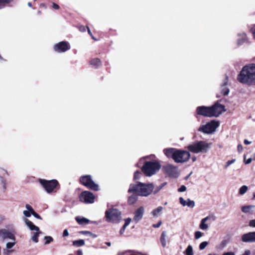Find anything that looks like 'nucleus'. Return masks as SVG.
Returning a JSON list of instances; mask_svg holds the SVG:
<instances>
[{"mask_svg":"<svg viewBox=\"0 0 255 255\" xmlns=\"http://www.w3.org/2000/svg\"><path fill=\"white\" fill-rule=\"evenodd\" d=\"M76 220L80 225H85L90 222L89 219L84 217H77L76 218Z\"/></svg>","mask_w":255,"mask_h":255,"instance_id":"393cba45","label":"nucleus"},{"mask_svg":"<svg viewBox=\"0 0 255 255\" xmlns=\"http://www.w3.org/2000/svg\"><path fill=\"white\" fill-rule=\"evenodd\" d=\"M186 190V187L185 185H181V187L178 188V191L179 192H182L185 191Z\"/></svg>","mask_w":255,"mask_h":255,"instance_id":"c03bdc74","label":"nucleus"},{"mask_svg":"<svg viewBox=\"0 0 255 255\" xmlns=\"http://www.w3.org/2000/svg\"><path fill=\"white\" fill-rule=\"evenodd\" d=\"M219 126V122L212 120L206 125L201 126L198 130L204 133L210 134L215 132Z\"/></svg>","mask_w":255,"mask_h":255,"instance_id":"423d86ee","label":"nucleus"},{"mask_svg":"<svg viewBox=\"0 0 255 255\" xmlns=\"http://www.w3.org/2000/svg\"><path fill=\"white\" fill-rule=\"evenodd\" d=\"M244 161H245V163L246 164H248L252 162V158H249L247 160H246L245 158L244 159Z\"/></svg>","mask_w":255,"mask_h":255,"instance_id":"603ef678","label":"nucleus"},{"mask_svg":"<svg viewBox=\"0 0 255 255\" xmlns=\"http://www.w3.org/2000/svg\"><path fill=\"white\" fill-rule=\"evenodd\" d=\"M28 5L29 6V7H31L32 6V3L31 2H28V3H27Z\"/></svg>","mask_w":255,"mask_h":255,"instance_id":"e2e57ef3","label":"nucleus"},{"mask_svg":"<svg viewBox=\"0 0 255 255\" xmlns=\"http://www.w3.org/2000/svg\"><path fill=\"white\" fill-rule=\"evenodd\" d=\"M106 244H107L108 246H111V243H110V242H107V243H106Z\"/></svg>","mask_w":255,"mask_h":255,"instance_id":"0e129e2a","label":"nucleus"},{"mask_svg":"<svg viewBox=\"0 0 255 255\" xmlns=\"http://www.w3.org/2000/svg\"><path fill=\"white\" fill-rule=\"evenodd\" d=\"M163 152L168 158H172L176 163L186 162L190 157L188 151L174 148H165Z\"/></svg>","mask_w":255,"mask_h":255,"instance_id":"f03ea898","label":"nucleus"},{"mask_svg":"<svg viewBox=\"0 0 255 255\" xmlns=\"http://www.w3.org/2000/svg\"><path fill=\"white\" fill-rule=\"evenodd\" d=\"M162 210H163L162 207L159 206L158 208H157L156 209L153 210L152 211L151 214H152V215L154 217H156L158 216V214L161 213V212L162 211Z\"/></svg>","mask_w":255,"mask_h":255,"instance_id":"c85d7f7f","label":"nucleus"},{"mask_svg":"<svg viewBox=\"0 0 255 255\" xmlns=\"http://www.w3.org/2000/svg\"><path fill=\"white\" fill-rule=\"evenodd\" d=\"M195 202L193 200L188 199L187 200L186 206L190 208H193L195 206Z\"/></svg>","mask_w":255,"mask_h":255,"instance_id":"473e14b6","label":"nucleus"},{"mask_svg":"<svg viewBox=\"0 0 255 255\" xmlns=\"http://www.w3.org/2000/svg\"><path fill=\"white\" fill-rule=\"evenodd\" d=\"M254 207V206L252 205L243 206L242 208V212L245 213H249L250 210L253 208Z\"/></svg>","mask_w":255,"mask_h":255,"instance_id":"7c9ffc66","label":"nucleus"},{"mask_svg":"<svg viewBox=\"0 0 255 255\" xmlns=\"http://www.w3.org/2000/svg\"><path fill=\"white\" fill-rule=\"evenodd\" d=\"M137 195L133 194L132 195L128 197V204H133L136 201L137 199Z\"/></svg>","mask_w":255,"mask_h":255,"instance_id":"bb28decb","label":"nucleus"},{"mask_svg":"<svg viewBox=\"0 0 255 255\" xmlns=\"http://www.w3.org/2000/svg\"><path fill=\"white\" fill-rule=\"evenodd\" d=\"M212 117H218L223 112L226 111L224 106L217 103L212 106L210 107Z\"/></svg>","mask_w":255,"mask_h":255,"instance_id":"f8f14e48","label":"nucleus"},{"mask_svg":"<svg viewBox=\"0 0 255 255\" xmlns=\"http://www.w3.org/2000/svg\"><path fill=\"white\" fill-rule=\"evenodd\" d=\"M120 215V212L116 209H109L105 213V216L108 222H119L121 219Z\"/></svg>","mask_w":255,"mask_h":255,"instance_id":"0eeeda50","label":"nucleus"},{"mask_svg":"<svg viewBox=\"0 0 255 255\" xmlns=\"http://www.w3.org/2000/svg\"><path fill=\"white\" fill-rule=\"evenodd\" d=\"M87 27H85L84 26H80L79 27V30L81 31H82V32H84L86 31V29L87 28Z\"/></svg>","mask_w":255,"mask_h":255,"instance_id":"3c124183","label":"nucleus"},{"mask_svg":"<svg viewBox=\"0 0 255 255\" xmlns=\"http://www.w3.org/2000/svg\"><path fill=\"white\" fill-rule=\"evenodd\" d=\"M31 214L36 218L38 219H40V220H41V217L38 215L36 213H35V212L34 211V212H32L31 213Z\"/></svg>","mask_w":255,"mask_h":255,"instance_id":"49530a36","label":"nucleus"},{"mask_svg":"<svg viewBox=\"0 0 255 255\" xmlns=\"http://www.w3.org/2000/svg\"><path fill=\"white\" fill-rule=\"evenodd\" d=\"M162 170L170 177L176 178L179 173L177 167L173 165L167 164L162 166Z\"/></svg>","mask_w":255,"mask_h":255,"instance_id":"9d476101","label":"nucleus"},{"mask_svg":"<svg viewBox=\"0 0 255 255\" xmlns=\"http://www.w3.org/2000/svg\"><path fill=\"white\" fill-rule=\"evenodd\" d=\"M15 241H12V242H7L6 244L5 249H3V253L5 255H9L14 251L11 250V248L15 245Z\"/></svg>","mask_w":255,"mask_h":255,"instance_id":"6ab92c4d","label":"nucleus"},{"mask_svg":"<svg viewBox=\"0 0 255 255\" xmlns=\"http://www.w3.org/2000/svg\"><path fill=\"white\" fill-rule=\"evenodd\" d=\"M162 224V222L161 221H159L157 224H153L152 227L153 228H159Z\"/></svg>","mask_w":255,"mask_h":255,"instance_id":"09e8293b","label":"nucleus"},{"mask_svg":"<svg viewBox=\"0 0 255 255\" xmlns=\"http://www.w3.org/2000/svg\"><path fill=\"white\" fill-rule=\"evenodd\" d=\"M203 235V234L200 231H196L195 233V238L196 239H198L200 238Z\"/></svg>","mask_w":255,"mask_h":255,"instance_id":"ea45409f","label":"nucleus"},{"mask_svg":"<svg viewBox=\"0 0 255 255\" xmlns=\"http://www.w3.org/2000/svg\"><path fill=\"white\" fill-rule=\"evenodd\" d=\"M23 214L26 217H29L32 215L30 211L26 210L23 211Z\"/></svg>","mask_w":255,"mask_h":255,"instance_id":"a18cd8bd","label":"nucleus"},{"mask_svg":"<svg viewBox=\"0 0 255 255\" xmlns=\"http://www.w3.org/2000/svg\"><path fill=\"white\" fill-rule=\"evenodd\" d=\"M25 208L27 209L26 211H30V213H32V212H34V210L32 208V207L29 205V204H26L25 205Z\"/></svg>","mask_w":255,"mask_h":255,"instance_id":"37998d69","label":"nucleus"},{"mask_svg":"<svg viewBox=\"0 0 255 255\" xmlns=\"http://www.w3.org/2000/svg\"><path fill=\"white\" fill-rule=\"evenodd\" d=\"M80 200L87 204H92L94 202L95 196L91 192L85 191L81 193L79 197Z\"/></svg>","mask_w":255,"mask_h":255,"instance_id":"9b49d317","label":"nucleus"},{"mask_svg":"<svg viewBox=\"0 0 255 255\" xmlns=\"http://www.w3.org/2000/svg\"><path fill=\"white\" fill-rule=\"evenodd\" d=\"M141 182H137L135 183L130 184L128 189V193H132L137 196H140V189L141 188Z\"/></svg>","mask_w":255,"mask_h":255,"instance_id":"dca6fc26","label":"nucleus"},{"mask_svg":"<svg viewBox=\"0 0 255 255\" xmlns=\"http://www.w3.org/2000/svg\"><path fill=\"white\" fill-rule=\"evenodd\" d=\"M80 182L86 187L94 191H99V186L95 183L91 175H84L80 177Z\"/></svg>","mask_w":255,"mask_h":255,"instance_id":"39448f33","label":"nucleus"},{"mask_svg":"<svg viewBox=\"0 0 255 255\" xmlns=\"http://www.w3.org/2000/svg\"><path fill=\"white\" fill-rule=\"evenodd\" d=\"M241 240L244 243L255 242V232H249L243 234L242 236Z\"/></svg>","mask_w":255,"mask_h":255,"instance_id":"f3484780","label":"nucleus"},{"mask_svg":"<svg viewBox=\"0 0 255 255\" xmlns=\"http://www.w3.org/2000/svg\"><path fill=\"white\" fill-rule=\"evenodd\" d=\"M142 175L141 173L139 171H136L134 173V177L133 179L134 180H137L139 179Z\"/></svg>","mask_w":255,"mask_h":255,"instance_id":"4c0bfd02","label":"nucleus"},{"mask_svg":"<svg viewBox=\"0 0 255 255\" xmlns=\"http://www.w3.org/2000/svg\"><path fill=\"white\" fill-rule=\"evenodd\" d=\"M125 224L123 226V228L120 230V234L121 235H122L124 233L127 226H128V219H125Z\"/></svg>","mask_w":255,"mask_h":255,"instance_id":"58836bf2","label":"nucleus"},{"mask_svg":"<svg viewBox=\"0 0 255 255\" xmlns=\"http://www.w3.org/2000/svg\"><path fill=\"white\" fill-rule=\"evenodd\" d=\"M211 218L210 216H208L202 219L201 221L199 227L201 230H207L208 229V225L206 224V222Z\"/></svg>","mask_w":255,"mask_h":255,"instance_id":"4be33fe9","label":"nucleus"},{"mask_svg":"<svg viewBox=\"0 0 255 255\" xmlns=\"http://www.w3.org/2000/svg\"><path fill=\"white\" fill-rule=\"evenodd\" d=\"M166 184V182L163 183L161 184H160L159 186H157L155 191H154V193L156 194L158 192H159L165 185Z\"/></svg>","mask_w":255,"mask_h":255,"instance_id":"c9c22d12","label":"nucleus"},{"mask_svg":"<svg viewBox=\"0 0 255 255\" xmlns=\"http://www.w3.org/2000/svg\"><path fill=\"white\" fill-rule=\"evenodd\" d=\"M244 142L245 144L248 145L251 143V141H248L247 139H245Z\"/></svg>","mask_w":255,"mask_h":255,"instance_id":"052dcab7","label":"nucleus"},{"mask_svg":"<svg viewBox=\"0 0 255 255\" xmlns=\"http://www.w3.org/2000/svg\"><path fill=\"white\" fill-rule=\"evenodd\" d=\"M247 190H248V187L246 185H244L240 188L239 193L241 195H243L247 192Z\"/></svg>","mask_w":255,"mask_h":255,"instance_id":"72a5a7b5","label":"nucleus"},{"mask_svg":"<svg viewBox=\"0 0 255 255\" xmlns=\"http://www.w3.org/2000/svg\"><path fill=\"white\" fill-rule=\"evenodd\" d=\"M235 161V159H232V160H228L227 163H226V167L229 166L230 165H231V164L234 163Z\"/></svg>","mask_w":255,"mask_h":255,"instance_id":"de8ad7c7","label":"nucleus"},{"mask_svg":"<svg viewBox=\"0 0 255 255\" xmlns=\"http://www.w3.org/2000/svg\"><path fill=\"white\" fill-rule=\"evenodd\" d=\"M144 212V209L143 207H140L137 210H136L134 213V216L133 220L135 222H138L140 221L143 215Z\"/></svg>","mask_w":255,"mask_h":255,"instance_id":"a211bd4d","label":"nucleus"},{"mask_svg":"<svg viewBox=\"0 0 255 255\" xmlns=\"http://www.w3.org/2000/svg\"><path fill=\"white\" fill-rule=\"evenodd\" d=\"M73 245L76 247H80L84 245L85 242L83 240H76L73 242Z\"/></svg>","mask_w":255,"mask_h":255,"instance_id":"c756f323","label":"nucleus"},{"mask_svg":"<svg viewBox=\"0 0 255 255\" xmlns=\"http://www.w3.org/2000/svg\"><path fill=\"white\" fill-rule=\"evenodd\" d=\"M154 185L152 183H141L140 196L146 197L150 195L153 190Z\"/></svg>","mask_w":255,"mask_h":255,"instance_id":"4468645a","label":"nucleus"},{"mask_svg":"<svg viewBox=\"0 0 255 255\" xmlns=\"http://www.w3.org/2000/svg\"><path fill=\"white\" fill-rule=\"evenodd\" d=\"M192 160H193V161H195L196 160V157H193L192 158Z\"/></svg>","mask_w":255,"mask_h":255,"instance_id":"338daca9","label":"nucleus"},{"mask_svg":"<svg viewBox=\"0 0 255 255\" xmlns=\"http://www.w3.org/2000/svg\"><path fill=\"white\" fill-rule=\"evenodd\" d=\"M69 235L68 231L67 229L64 230L63 236L64 237H67Z\"/></svg>","mask_w":255,"mask_h":255,"instance_id":"5fc2aeb1","label":"nucleus"},{"mask_svg":"<svg viewBox=\"0 0 255 255\" xmlns=\"http://www.w3.org/2000/svg\"><path fill=\"white\" fill-rule=\"evenodd\" d=\"M13 0H0V8H2L5 4L10 2Z\"/></svg>","mask_w":255,"mask_h":255,"instance_id":"f704fd0d","label":"nucleus"},{"mask_svg":"<svg viewBox=\"0 0 255 255\" xmlns=\"http://www.w3.org/2000/svg\"><path fill=\"white\" fill-rule=\"evenodd\" d=\"M211 145V143H208L205 141H199L188 145V148L193 153H206L210 148Z\"/></svg>","mask_w":255,"mask_h":255,"instance_id":"20e7f679","label":"nucleus"},{"mask_svg":"<svg viewBox=\"0 0 255 255\" xmlns=\"http://www.w3.org/2000/svg\"><path fill=\"white\" fill-rule=\"evenodd\" d=\"M87 28L88 29V32L89 34L91 35V36H92V34L90 29L88 28V27H87Z\"/></svg>","mask_w":255,"mask_h":255,"instance_id":"680f3d73","label":"nucleus"},{"mask_svg":"<svg viewBox=\"0 0 255 255\" xmlns=\"http://www.w3.org/2000/svg\"><path fill=\"white\" fill-rule=\"evenodd\" d=\"M53 49L58 53L65 52L70 49V45L68 42L61 41L54 45Z\"/></svg>","mask_w":255,"mask_h":255,"instance_id":"ddd939ff","label":"nucleus"},{"mask_svg":"<svg viewBox=\"0 0 255 255\" xmlns=\"http://www.w3.org/2000/svg\"><path fill=\"white\" fill-rule=\"evenodd\" d=\"M251 31H252V33L254 38L255 39V27L252 28Z\"/></svg>","mask_w":255,"mask_h":255,"instance_id":"4d7b16f0","label":"nucleus"},{"mask_svg":"<svg viewBox=\"0 0 255 255\" xmlns=\"http://www.w3.org/2000/svg\"><path fill=\"white\" fill-rule=\"evenodd\" d=\"M198 115L207 117H212L210 107L199 106L196 109Z\"/></svg>","mask_w":255,"mask_h":255,"instance_id":"2eb2a0df","label":"nucleus"},{"mask_svg":"<svg viewBox=\"0 0 255 255\" xmlns=\"http://www.w3.org/2000/svg\"><path fill=\"white\" fill-rule=\"evenodd\" d=\"M185 255H193V251L192 246L189 245L184 252Z\"/></svg>","mask_w":255,"mask_h":255,"instance_id":"cd10ccee","label":"nucleus"},{"mask_svg":"<svg viewBox=\"0 0 255 255\" xmlns=\"http://www.w3.org/2000/svg\"><path fill=\"white\" fill-rule=\"evenodd\" d=\"M81 233L85 235L86 236L91 237L93 238H95L97 237V235L95 234H93L92 233L89 232V231H82Z\"/></svg>","mask_w":255,"mask_h":255,"instance_id":"2f4dec72","label":"nucleus"},{"mask_svg":"<svg viewBox=\"0 0 255 255\" xmlns=\"http://www.w3.org/2000/svg\"><path fill=\"white\" fill-rule=\"evenodd\" d=\"M1 235L4 240L9 239L11 241L15 240L14 235L9 232L6 231H2Z\"/></svg>","mask_w":255,"mask_h":255,"instance_id":"412c9836","label":"nucleus"},{"mask_svg":"<svg viewBox=\"0 0 255 255\" xmlns=\"http://www.w3.org/2000/svg\"><path fill=\"white\" fill-rule=\"evenodd\" d=\"M208 245V242L205 241L202 242L199 245V249L200 250H204Z\"/></svg>","mask_w":255,"mask_h":255,"instance_id":"e433bc0d","label":"nucleus"},{"mask_svg":"<svg viewBox=\"0 0 255 255\" xmlns=\"http://www.w3.org/2000/svg\"><path fill=\"white\" fill-rule=\"evenodd\" d=\"M24 221L29 229L31 231H33V235L31 237V240L34 242L37 243L38 242V237L39 234L41 233L39 230V228L37 226L34 225L31 221L26 218L24 219Z\"/></svg>","mask_w":255,"mask_h":255,"instance_id":"6e6552de","label":"nucleus"},{"mask_svg":"<svg viewBox=\"0 0 255 255\" xmlns=\"http://www.w3.org/2000/svg\"><path fill=\"white\" fill-rule=\"evenodd\" d=\"M167 237L166 235V232L165 231H163L161 233L160 238V241L162 245V246L163 248H165L166 246V240H167Z\"/></svg>","mask_w":255,"mask_h":255,"instance_id":"b1692460","label":"nucleus"},{"mask_svg":"<svg viewBox=\"0 0 255 255\" xmlns=\"http://www.w3.org/2000/svg\"><path fill=\"white\" fill-rule=\"evenodd\" d=\"M90 64L95 68H98L101 65V61L98 58H95L92 60L90 62Z\"/></svg>","mask_w":255,"mask_h":255,"instance_id":"a878e982","label":"nucleus"},{"mask_svg":"<svg viewBox=\"0 0 255 255\" xmlns=\"http://www.w3.org/2000/svg\"><path fill=\"white\" fill-rule=\"evenodd\" d=\"M45 239L46 240V242H45L46 244H49V243H51V242H52V241H53L52 238L50 236L45 237Z\"/></svg>","mask_w":255,"mask_h":255,"instance_id":"79ce46f5","label":"nucleus"},{"mask_svg":"<svg viewBox=\"0 0 255 255\" xmlns=\"http://www.w3.org/2000/svg\"><path fill=\"white\" fill-rule=\"evenodd\" d=\"M39 182L48 193L52 192L58 184L57 181L54 179L52 180L40 179Z\"/></svg>","mask_w":255,"mask_h":255,"instance_id":"1a4fd4ad","label":"nucleus"},{"mask_svg":"<svg viewBox=\"0 0 255 255\" xmlns=\"http://www.w3.org/2000/svg\"><path fill=\"white\" fill-rule=\"evenodd\" d=\"M238 35L240 38L237 40V44L238 45H241L246 41L247 35L244 32L239 33Z\"/></svg>","mask_w":255,"mask_h":255,"instance_id":"5701e85b","label":"nucleus"},{"mask_svg":"<svg viewBox=\"0 0 255 255\" xmlns=\"http://www.w3.org/2000/svg\"><path fill=\"white\" fill-rule=\"evenodd\" d=\"M160 164L158 162L146 161L141 167L142 172L146 176H151L159 170Z\"/></svg>","mask_w":255,"mask_h":255,"instance_id":"7ed1b4c3","label":"nucleus"},{"mask_svg":"<svg viewBox=\"0 0 255 255\" xmlns=\"http://www.w3.org/2000/svg\"><path fill=\"white\" fill-rule=\"evenodd\" d=\"M222 255H235V254L233 252H229L223 253Z\"/></svg>","mask_w":255,"mask_h":255,"instance_id":"8fccbe9b","label":"nucleus"},{"mask_svg":"<svg viewBox=\"0 0 255 255\" xmlns=\"http://www.w3.org/2000/svg\"><path fill=\"white\" fill-rule=\"evenodd\" d=\"M52 7L55 9H58L59 8V6L57 4L55 3H53Z\"/></svg>","mask_w":255,"mask_h":255,"instance_id":"864d4df0","label":"nucleus"},{"mask_svg":"<svg viewBox=\"0 0 255 255\" xmlns=\"http://www.w3.org/2000/svg\"><path fill=\"white\" fill-rule=\"evenodd\" d=\"M131 219L129 218H128V224L130 223V222H131Z\"/></svg>","mask_w":255,"mask_h":255,"instance_id":"774afa93","label":"nucleus"},{"mask_svg":"<svg viewBox=\"0 0 255 255\" xmlns=\"http://www.w3.org/2000/svg\"><path fill=\"white\" fill-rule=\"evenodd\" d=\"M208 255H218L217 254H209Z\"/></svg>","mask_w":255,"mask_h":255,"instance_id":"69168bd1","label":"nucleus"},{"mask_svg":"<svg viewBox=\"0 0 255 255\" xmlns=\"http://www.w3.org/2000/svg\"><path fill=\"white\" fill-rule=\"evenodd\" d=\"M179 202L183 206H186L187 201H185L182 197L179 198Z\"/></svg>","mask_w":255,"mask_h":255,"instance_id":"a19ab883","label":"nucleus"},{"mask_svg":"<svg viewBox=\"0 0 255 255\" xmlns=\"http://www.w3.org/2000/svg\"><path fill=\"white\" fill-rule=\"evenodd\" d=\"M251 255V252L249 250H247L245 251L244 253L242 255Z\"/></svg>","mask_w":255,"mask_h":255,"instance_id":"6e6d98bb","label":"nucleus"},{"mask_svg":"<svg viewBox=\"0 0 255 255\" xmlns=\"http://www.w3.org/2000/svg\"><path fill=\"white\" fill-rule=\"evenodd\" d=\"M237 80L243 84L255 85V63L245 65L238 74Z\"/></svg>","mask_w":255,"mask_h":255,"instance_id":"f257e3e1","label":"nucleus"},{"mask_svg":"<svg viewBox=\"0 0 255 255\" xmlns=\"http://www.w3.org/2000/svg\"><path fill=\"white\" fill-rule=\"evenodd\" d=\"M76 254L77 255H83L82 251L81 250H79L77 251Z\"/></svg>","mask_w":255,"mask_h":255,"instance_id":"bf43d9fd","label":"nucleus"},{"mask_svg":"<svg viewBox=\"0 0 255 255\" xmlns=\"http://www.w3.org/2000/svg\"><path fill=\"white\" fill-rule=\"evenodd\" d=\"M228 76H226V77H225V79L224 80L223 83L221 85V93L225 96L228 95L229 93V91H230L229 89L226 87V86L228 84Z\"/></svg>","mask_w":255,"mask_h":255,"instance_id":"aec40b11","label":"nucleus"},{"mask_svg":"<svg viewBox=\"0 0 255 255\" xmlns=\"http://www.w3.org/2000/svg\"><path fill=\"white\" fill-rule=\"evenodd\" d=\"M243 146L241 144H239L238 145V150L239 152L243 150Z\"/></svg>","mask_w":255,"mask_h":255,"instance_id":"13d9d810","label":"nucleus"}]
</instances>
